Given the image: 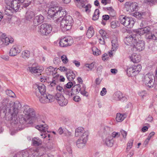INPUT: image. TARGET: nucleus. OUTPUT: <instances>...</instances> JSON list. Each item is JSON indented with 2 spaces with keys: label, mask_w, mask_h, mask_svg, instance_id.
I'll return each instance as SVG.
<instances>
[{
  "label": "nucleus",
  "mask_w": 157,
  "mask_h": 157,
  "mask_svg": "<svg viewBox=\"0 0 157 157\" xmlns=\"http://www.w3.org/2000/svg\"><path fill=\"white\" fill-rule=\"evenodd\" d=\"M21 104L19 102H15L11 101L8 105L6 109V113L5 116L7 119L10 121L11 124L14 125L16 127H18L19 130L22 129V124L25 123L26 119L22 117L19 120L18 122L17 115L19 109L21 108Z\"/></svg>",
  "instance_id": "obj_1"
},
{
  "label": "nucleus",
  "mask_w": 157,
  "mask_h": 157,
  "mask_svg": "<svg viewBox=\"0 0 157 157\" xmlns=\"http://www.w3.org/2000/svg\"><path fill=\"white\" fill-rule=\"evenodd\" d=\"M47 6L49 8L48 11V18H53L57 22L60 21V18L67 14L66 10L62 7L58 6L56 2H51L47 5Z\"/></svg>",
  "instance_id": "obj_2"
},
{
  "label": "nucleus",
  "mask_w": 157,
  "mask_h": 157,
  "mask_svg": "<svg viewBox=\"0 0 157 157\" xmlns=\"http://www.w3.org/2000/svg\"><path fill=\"white\" fill-rule=\"evenodd\" d=\"M75 136L79 137L76 142L77 147L80 148H83L88 140L89 133L82 127H79L75 130Z\"/></svg>",
  "instance_id": "obj_3"
},
{
  "label": "nucleus",
  "mask_w": 157,
  "mask_h": 157,
  "mask_svg": "<svg viewBox=\"0 0 157 157\" xmlns=\"http://www.w3.org/2000/svg\"><path fill=\"white\" fill-rule=\"evenodd\" d=\"M21 5H22V3L18 1L13 0L11 2L10 5L5 6L4 10L5 14L8 16L12 15L14 11L17 12L18 10Z\"/></svg>",
  "instance_id": "obj_4"
},
{
  "label": "nucleus",
  "mask_w": 157,
  "mask_h": 157,
  "mask_svg": "<svg viewBox=\"0 0 157 157\" xmlns=\"http://www.w3.org/2000/svg\"><path fill=\"white\" fill-rule=\"evenodd\" d=\"M64 17L61 19L60 23V27L63 31L70 29L73 23V20L71 16L68 15L63 16ZM61 20V18H60Z\"/></svg>",
  "instance_id": "obj_5"
},
{
  "label": "nucleus",
  "mask_w": 157,
  "mask_h": 157,
  "mask_svg": "<svg viewBox=\"0 0 157 157\" xmlns=\"http://www.w3.org/2000/svg\"><path fill=\"white\" fill-rule=\"evenodd\" d=\"M142 80L145 84L149 88L156 87L154 84L155 76L153 74L149 73L146 74L143 78Z\"/></svg>",
  "instance_id": "obj_6"
},
{
  "label": "nucleus",
  "mask_w": 157,
  "mask_h": 157,
  "mask_svg": "<svg viewBox=\"0 0 157 157\" xmlns=\"http://www.w3.org/2000/svg\"><path fill=\"white\" fill-rule=\"evenodd\" d=\"M119 21L122 24L128 28H132L135 23L132 18L123 15L119 17Z\"/></svg>",
  "instance_id": "obj_7"
},
{
  "label": "nucleus",
  "mask_w": 157,
  "mask_h": 157,
  "mask_svg": "<svg viewBox=\"0 0 157 157\" xmlns=\"http://www.w3.org/2000/svg\"><path fill=\"white\" fill-rule=\"evenodd\" d=\"M39 150L35 148H31L29 151H25L22 153V157H39L43 155Z\"/></svg>",
  "instance_id": "obj_8"
},
{
  "label": "nucleus",
  "mask_w": 157,
  "mask_h": 157,
  "mask_svg": "<svg viewBox=\"0 0 157 157\" xmlns=\"http://www.w3.org/2000/svg\"><path fill=\"white\" fill-rule=\"evenodd\" d=\"M13 41V38L7 37L5 33L0 32V46L3 47L7 45L9 43H12Z\"/></svg>",
  "instance_id": "obj_9"
},
{
  "label": "nucleus",
  "mask_w": 157,
  "mask_h": 157,
  "mask_svg": "<svg viewBox=\"0 0 157 157\" xmlns=\"http://www.w3.org/2000/svg\"><path fill=\"white\" fill-rule=\"evenodd\" d=\"M141 69V66L140 65H133L127 69V74L129 77L135 76L139 73Z\"/></svg>",
  "instance_id": "obj_10"
},
{
  "label": "nucleus",
  "mask_w": 157,
  "mask_h": 157,
  "mask_svg": "<svg viewBox=\"0 0 157 157\" xmlns=\"http://www.w3.org/2000/svg\"><path fill=\"white\" fill-rule=\"evenodd\" d=\"M136 38H137V35L134 31L133 33L125 37L124 41L126 44L133 47L136 41Z\"/></svg>",
  "instance_id": "obj_11"
},
{
  "label": "nucleus",
  "mask_w": 157,
  "mask_h": 157,
  "mask_svg": "<svg viewBox=\"0 0 157 157\" xmlns=\"http://www.w3.org/2000/svg\"><path fill=\"white\" fill-rule=\"evenodd\" d=\"M52 29V27L51 25L44 23L41 25L39 31L41 34L47 36L50 33Z\"/></svg>",
  "instance_id": "obj_12"
},
{
  "label": "nucleus",
  "mask_w": 157,
  "mask_h": 157,
  "mask_svg": "<svg viewBox=\"0 0 157 157\" xmlns=\"http://www.w3.org/2000/svg\"><path fill=\"white\" fill-rule=\"evenodd\" d=\"M33 87L36 90L35 94L36 96H39L40 95L45 94L46 88V86L43 84H35L33 85Z\"/></svg>",
  "instance_id": "obj_13"
},
{
  "label": "nucleus",
  "mask_w": 157,
  "mask_h": 157,
  "mask_svg": "<svg viewBox=\"0 0 157 157\" xmlns=\"http://www.w3.org/2000/svg\"><path fill=\"white\" fill-rule=\"evenodd\" d=\"M55 98L59 105L63 106L66 105L68 102L67 99L60 93L57 92L55 95Z\"/></svg>",
  "instance_id": "obj_14"
},
{
  "label": "nucleus",
  "mask_w": 157,
  "mask_h": 157,
  "mask_svg": "<svg viewBox=\"0 0 157 157\" xmlns=\"http://www.w3.org/2000/svg\"><path fill=\"white\" fill-rule=\"evenodd\" d=\"M150 30L151 28L148 26H147L136 29L134 31V32L136 34L137 38L138 39L141 35L144 34H146L147 35L149 34Z\"/></svg>",
  "instance_id": "obj_15"
},
{
  "label": "nucleus",
  "mask_w": 157,
  "mask_h": 157,
  "mask_svg": "<svg viewBox=\"0 0 157 157\" xmlns=\"http://www.w3.org/2000/svg\"><path fill=\"white\" fill-rule=\"evenodd\" d=\"M28 70L29 71L34 75H40L41 73L44 70V68L42 66L37 65L36 66L33 65L28 67Z\"/></svg>",
  "instance_id": "obj_16"
},
{
  "label": "nucleus",
  "mask_w": 157,
  "mask_h": 157,
  "mask_svg": "<svg viewBox=\"0 0 157 157\" xmlns=\"http://www.w3.org/2000/svg\"><path fill=\"white\" fill-rule=\"evenodd\" d=\"M145 48V42L142 40H139L136 41L133 47L132 50L133 51H142Z\"/></svg>",
  "instance_id": "obj_17"
},
{
  "label": "nucleus",
  "mask_w": 157,
  "mask_h": 157,
  "mask_svg": "<svg viewBox=\"0 0 157 157\" xmlns=\"http://www.w3.org/2000/svg\"><path fill=\"white\" fill-rule=\"evenodd\" d=\"M23 113L27 116L29 119L31 117H34L35 116V112L33 109L31 108L28 105L24 107Z\"/></svg>",
  "instance_id": "obj_18"
},
{
  "label": "nucleus",
  "mask_w": 157,
  "mask_h": 157,
  "mask_svg": "<svg viewBox=\"0 0 157 157\" xmlns=\"http://www.w3.org/2000/svg\"><path fill=\"white\" fill-rule=\"evenodd\" d=\"M125 8L127 11L132 12L137 9L138 4L136 2H126L125 4Z\"/></svg>",
  "instance_id": "obj_19"
},
{
  "label": "nucleus",
  "mask_w": 157,
  "mask_h": 157,
  "mask_svg": "<svg viewBox=\"0 0 157 157\" xmlns=\"http://www.w3.org/2000/svg\"><path fill=\"white\" fill-rule=\"evenodd\" d=\"M36 128L38 129L39 131L43 132V133L40 134L42 138H45L47 137V134L46 133V132L48 131V126L46 124H43L39 125L36 126Z\"/></svg>",
  "instance_id": "obj_20"
},
{
  "label": "nucleus",
  "mask_w": 157,
  "mask_h": 157,
  "mask_svg": "<svg viewBox=\"0 0 157 157\" xmlns=\"http://www.w3.org/2000/svg\"><path fill=\"white\" fill-rule=\"evenodd\" d=\"M21 52L20 47L17 45H14L10 50L9 55L10 56H15L20 53Z\"/></svg>",
  "instance_id": "obj_21"
},
{
  "label": "nucleus",
  "mask_w": 157,
  "mask_h": 157,
  "mask_svg": "<svg viewBox=\"0 0 157 157\" xmlns=\"http://www.w3.org/2000/svg\"><path fill=\"white\" fill-rule=\"evenodd\" d=\"M73 41L70 38L67 37L61 39L59 42V46L61 47H66L71 45Z\"/></svg>",
  "instance_id": "obj_22"
},
{
  "label": "nucleus",
  "mask_w": 157,
  "mask_h": 157,
  "mask_svg": "<svg viewBox=\"0 0 157 157\" xmlns=\"http://www.w3.org/2000/svg\"><path fill=\"white\" fill-rule=\"evenodd\" d=\"M80 4L81 7L84 8L85 9V11L86 12L89 13L90 12L91 6L90 4H88L87 1L86 0H82L80 2Z\"/></svg>",
  "instance_id": "obj_23"
},
{
  "label": "nucleus",
  "mask_w": 157,
  "mask_h": 157,
  "mask_svg": "<svg viewBox=\"0 0 157 157\" xmlns=\"http://www.w3.org/2000/svg\"><path fill=\"white\" fill-rule=\"evenodd\" d=\"M103 141L107 146L109 147H111L113 146L114 142L111 135L106 136L105 138L103 140Z\"/></svg>",
  "instance_id": "obj_24"
},
{
  "label": "nucleus",
  "mask_w": 157,
  "mask_h": 157,
  "mask_svg": "<svg viewBox=\"0 0 157 157\" xmlns=\"http://www.w3.org/2000/svg\"><path fill=\"white\" fill-rule=\"evenodd\" d=\"M113 131V129L108 126H103L101 130V133L103 135H105V136L110 135L109 134Z\"/></svg>",
  "instance_id": "obj_25"
},
{
  "label": "nucleus",
  "mask_w": 157,
  "mask_h": 157,
  "mask_svg": "<svg viewBox=\"0 0 157 157\" xmlns=\"http://www.w3.org/2000/svg\"><path fill=\"white\" fill-rule=\"evenodd\" d=\"M44 20V16L41 14H39L35 17L33 20V24L35 25H37L43 22Z\"/></svg>",
  "instance_id": "obj_26"
},
{
  "label": "nucleus",
  "mask_w": 157,
  "mask_h": 157,
  "mask_svg": "<svg viewBox=\"0 0 157 157\" xmlns=\"http://www.w3.org/2000/svg\"><path fill=\"white\" fill-rule=\"evenodd\" d=\"M130 58L132 62L134 63H138L141 60L140 56L136 53H133L130 56Z\"/></svg>",
  "instance_id": "obj_27"
},
{
  "label": "nucleus",
  "mask_w": 157,
  "mask_h": 157,
  "mask_svg": "<svg viewBox=\"0 0 157 157\" xmlns=\"http://www.w3.org/2000/svg\"><path fill=\"white\" fill-rule=\"evenodd\" d=\"M112 49L113 51H116L118 47V44L117 38L114 36L113 39L111 41Z\"/></svg>",
  "instance_id": "obj_28"
},
{
  "label": "nucleus",
  "mask_w": 157,
  "mask_h": 157,
  "mask_svg": "<svg viewBox=\"0 0 157 157\" xmlns=\"http://www.w3.org/2000/svg\"><path fill=\"white\" fill-rule=\"evenodd\" d=\"M113 97L116 101L121 100V99H125L126 98L123 96L122 93L120 91H117L115 92L113 95Z\"/></svg>",
  "instance_id": "obj_29"
},
{
  "label": "nucleus",
  "mask_w": 157,
  "mask_h": 157,
  "mask_svg": "<svg viewBox=\"0 0 157 157\" xmlns=\"http://www.w3.org/2000/svg\"><path fill=\"white\" fill-rule=\"evenodd\" d=\"M34 13L30 10H28L26 13L25 18L28 21H30L34 16Z\"/></svg>",
  "instance_id": "obj_30"
},
{
  "label": "nucleus",
  "mask_w": 157,
  "mask_h": 157,
  "mask_svg": "<svg viewBox=\"0 0 157 157\" xmlns=\"http://www.w3.org/2000/svg\"><path fill=\"white\" fill-rule=\"evenodd\" d=\"M126 115L124 114L117 113V114L116 119L118 122H121L126 118Z\"/></svg>",
  "instance_id": "obj_31"
},
{
  "label": "nucleus",
  "mask_w": 157,
  "mask_h": 157,
  "mask_svg": "<svg viewBox=\"0 0 157 157\" xmlns=\"http://www.w3.org/2000/svg\"><path fill=\"white\" fill-rule=\"evenodd\" d=\"M94 33L93 27L90 26L88 29L86 33V36L89 38H90L93 36Z\"/></svg>",
  "instance_id": "obj_32"
},
{
  "label": "nucleus",
  "mask_w": 157,
  "mask_h": 157,
  "mask_svg": "<svg viewBox=\"0 0 157 157\" xmlns=\"http://www.w3.org/2000/svg\"><path fill=\"white\" fill-rule=\"evenodd\" d=\"M67 79L70 81H72L75 78V75L73 71H70L66 74Z\"/></svg>",
  "instance_id": "obj_33"
},
{
  "label": "nucleus",
  "mask_w": 157,
  "mask_h": 157,
  "mask_svg": "<svg viewBox=\"0 0 157 157\" xmlns=\"http://www.w3.org/2000/svg\"><path fill=\"white\" fill-rule=\"evenodd\" d=\"M32 143L34 145L38 146L41 144L42 141L39 138L34 137L32 139Z\"/></svg>",
  "instance_id": "obj_34"
},
{
  "label": "nucleus",
  "mask_w": 157,
  "mask_h": 157,
  "mask_svg": "<svg viewBox=\"0 0 157 157\" xmlns=\"http://www.w3.org/2000/svg\"><path fill=\"white\" fill-rule=\"evenodd\" d=\"M145 14L146 13L144 12H136L134 13L133 16L136 18L141 19L144 17Z\"/></svg>",
  "instance_id": "obj_35"
},
{
  "label": "nucleus",
  "mask_w": 157,
  "mask_h": 157,
  "mask_svg": "<svg viewBox=\"0 0 157 157\" xmlns=\"http://www.w3.org/2000/svg\"><path fill=\"white\" fill-rule=\"evenodd\" d=\"M81 89V86L79 84H77L74 86L72 87V90L73 93L77 94L80 91Z\"/></svg>",
  "instance_id": "obj_36"
},
{
  "label": "nucleus",
  "mask_w": 157,
  "mask_h": 157,
  "mask_svg": "<svg viewBox=\"0 0 157 157\" xmlns=\"http://www.w3.org/2000/svg\"><path fill=\"white\" fill-rule=\"evenodd\" d=\"M45 96L46 97V103H48L49 102H52L53 101V98L54 96L50 94H45Z\"/></svg>",
  "instance_id": "obj_37"
},
{
  "label": "nucleus",
  "mask_w": 157,
  "mask_h": 157,
  "mask_svg": "<svg viewBox=\"0 0 157 157\" xmlns=\"http://www.w3.org/2000/svg\"><path fill=\"white\" fill-rule=\"evenodd\" d=\"M22 57L25 59H28L30 56V52L27 50L22 52L21 54Z\"/></svg>",
  "instance_id": "obj_38"
},
{
  "label": "nucleus",
  "mask_w": 157,
  "mask_h": 157,
  "mask_svg": "<svg viewBox=\"0 0 157 157\" xmlns=\"http://www.w3.org/2000/svg\"><path fill=\"white\" fill-rule=\"evenodd\" d=\"M93 54L95 56H98L101 54V52L97 47H94L92 48Z\"/></svg>",
  "instance_id": "obj_39"
},
{
  "label": "nucleus",
  "mask_w": 157,
  "mask_h": 157,
  "mask_svg": "<svg viewBox=\"0 0 157 157\" xmlns=\"http://www.w3.org/2000/svg\"><path fill=\"white\" fill-rule=\"evenodd\" d=\"M148 38L149 39H152L154 40H157V33L153 32L151 34L148 35Z\"/></svg>",
  "instance_id": "obj_40"
},
{
  "label": "nucleus",
  "mask_w": 157,
  "mask_h": 157,
  "mask_svg": "<svg viewBox=\"0 0 157 157\" xmlns=\"http://www.w3.org/2000/svg\"><path fill=\"white\" fill-rule=\"evenodd\" d=\"M99 14V10L98 9H96L94 12L93 17V19L94 20H96L98 18Z\"/></svg>",
  "instance_id": "obj_41"
},
{
  "label": "nucleus",
  "mask_w": 157,
  "mask_h": 157,
  "mask_svg": "<svg viewBox=\"0 0 157 157\" xmlns=\"http://www.w3.org/2000/svg\"><path fill=\"white\" fill-rule=\"evenodd\" d=\"M39 98L40 101L42 103H46V97L45 94L40 95L39 96H37Z\"/></svg>",
  "instance_id": "obj_42"
},
{
  "label": "nucleus",
  "mask_w": 157,
  "mask_h": 157,
  "mask_svg": "<svg viewBox=\"0 0 157 157\" xmlns=\"http://www.w3.org/2000/svg\"><path fill=\"white\" fill-rule=\"evenodd\" d=\"M5 93L7 95L12 98H14L16 96L14 92L10 90H6L5 91Z\"/></svg>",
  "instance_id": "obj_43"
},
{
  "label": "nucleus",
  "mask_w": 157,
  "mask_h": 157,
  "mask_svg": "<svg viewBox=\"0 0 157 157\" xmlns=\"http://www.w3.org/2000/svg\"><path fill=\"white\" fill-rule=\"evenodd\" d=\"M119 25V23L117 21H114L111 23V26L112 28L115 29L118 27Z\"/></svg>",
  "instance_id": "obj_44"
},
{
  "label": "nucleus",
  "mask_w": 157,
  "mask_h": 157,
  "mask_svg": "<svg viewBox=\"0 0 157 157\" xmlns=\"http://www.w3.org/2000/svg\"><path fill=\"white\" fill-rule=\"evenodd\" d=\"M133 140H130L127 143L126 150L128 151L132 147Z\"/></svg>",
  "instance_id": "obj_45"
},
{
  "label": "nucleus",
  "mask_w": 157,
  "mask_h": 157,
  "mask_svg": "<svg viewBox=\"0 0 157 157\" xmlns=\"http://www.w3.org/2000/svg\"><path fill=\"white\" fill-rule=\"evenodd\" d=\"M99 33L103 38H107L108 37L106 32L103 30L100 29L99 31Z\"/></svg>",
  "instance_id": "obj_46"
},
{
  "label": "nucleus",
  "mask_w": 157,
  "mask_h": 157,
  "mask_svg": "<svg viewBox=\"0 0 157 157\" xmlns=\"http://www.w3.org/2000/svg\"><path fill=\"white\" fill-rule=\"evenodd\" d=\"M61 59L63 63L66 64L67 63L68 61V59L66 55H63L61 56Z\"/></svg>",
  "instance_id": "obj_47"
},
{
  "label": "nucleus",
  "mask_w": 157,
  "mask_h": 157,
  "mask_svg": "<svg viewBox=\"0 0 157 157\" xmlns=\"http://www.w3.org/2000/svg\"><path fill=\"white\" fill-rule=\"evenodd\" d=\"M32 0H24V1L22 3V5L24 7H26L28 6L30 4Z\"/></svg>",
  "instance_id": "obj_48"
},
{
  "label": "nucleus",
  "mask_w": 157,
  "mask_h": 157,
  "mask_svg": "<svg viewBox=\"0 0 157 157\" xmlns=\"http://www.w3.org/2000/svg\"><path fill=\"white\" fill-rule=\"evenodd\" d=\"M108 10H109V13L113 17L115 15V12L114 10L111 7H109Z\"/></svg>",
  "instance_id": "obj_49"
},
{
  "label": "nucleus",
  "mask_w": 157,
  "mask_h": 157,
  "mask_svg": "<svg viewBox=\"0 0 157 157\" xmlns=\"http://www.w3.org/2000/svg\"><path fill=\"white\" fill-rule=\"evenodd\" d=\"M120 136V134L119 132H114L112 133L111 137L113 139V138H116L119 137Z\"/></svg>",
  "instance_id": "obj_50"
},
{
  "label": "nucleus",
  "mask_w": 157,
  "mask_h": 157,
  "mask_svg": "<svg viewBox=\"0 0 157 157\" xmlns=\"http://www.w3.org/2000/svg\"><path fill=\"white\" fill-rule=\"evenodd\" d=\"M53 80L56 81V82L59 80L60 76L57 73L53 74Z\"/></svg>",
  "instance_id": "obj_51"
},
{
  "label": "nucleus",
  "mask_w": 157,
  "mask_h": 157,
  "mask_svg": "<svg viewBox=\"0 0 157 157\" xmlns=\"http://www.w3.org/2000/svg\"><path fill=\"white\" fill-rule=\"evenodd\" d=\"M94 64L93 63H92L90 64L86 63L85 64V66L89 68L90 70H91L94 67Z\"/></svg>",
  "instance_id": "obj_52"
},
{
  "label": "nucleus",
  "mask_w": 157,
  "mask_h": 157,
  "mask_svg": "<svg viewBox=\"0 0 157 157\" xmlns=\"http://www.w3.org/2000/svg\"><path fill=\"white\" fill-rule=\"evenodd\" d=\"M86 87L85 86H83V88L81 89L80 92L81 94L84 96H86L87 92L86 91Z\"/></svg>",
  "instance_id": "obj_53"
},
{
  "label": "nucleus",
  "mask_w": 157,
  "mask_h": 157,
  "mask_svg": "<svg viewBox=\"0 0 157 157\" xmlns=\"http://www.w3.org/2000/svg\"><path fill=\"white\" fill-rule=\"evenodd\" d=\"M56 89L58 93H59V92H60L62 93L64 92V89L63 88L59 85H58L57 86Z\"/></svg>",
  "instance_id": "obj_54"
},
{
  "label": "nucleus",
  "mask_w": 157,
  "mask_h": 157,
  "mask_svg": "<svg viewBox=\"0 0 157 157\" xmlns=\"http://www.w3.org/2000/svg\"><path fill=\"white\" fill-rule=\"evenodd\" d=\"M120 132L124 138H125L127 135V132L126 131L123 130H121Z\"/></svg>",
  "instance_id": "obj_55"
},
{
  "label": "nucleus",
  "mask_w": 157,
  "mask_h": 157,
  "mask_svg": "<svg viewBox=\"0 0 157 157\" xmlns=\"http://www.w3.org/2000/svg\"><path fill=\"white\" fill-rule=\"evenodd\" d=\"M147 93L145 91H143L140 92L139 94L141 98H142L144 99V97L146 95Z\"/></svg>",
  "instance_id": "obj_56"
},
{
  "label": "nucleus",
  "mask_w": 157,
  "mask_h": 157,
  "mask_svg": "<svg viewBox=\"0 0 157 157\" xmlns=\"http://www.w3.org/2000/svg\"><path fill=\"white\" fill-rule=\"evenodd\" d=\"M107 92L106 89L104 87L102 88V90L101 91L100 94L101 96L105 95Z\"/></svg>",
  "instance_id": "obj_57"
},
{
  "label": "nucleus",
  "mask_w": 157,
  "mask_h": 157,
  "mask_svg": "<svg viewBox=\"0 0 157 157\" xmlns=\"http://www.w3.org/2000/svg\"><path fill=\"white\" fill-rule=\"evenodd\" d=\"M60 60L59 58L56 57L54 59V63L56 64H57L60 63Z\"/></svg>",
  "instance_id": "obj_58"
},
{
  "label": "nucleus",
  "mask_w": 157,
  "mask_h": 157,
  "mask_svg": "<svg viewBox=\"0 0 157 157\" xmlns=\"http://www.w3.org/2000/svg\"><path fill=\"white\" fill-rule=\"evenodd\" d=\"M74 100L76 102H78L81 100L80 97L78 96H75L73 98Z\"/></svg>",
  "instance_id": "obj_59"
},
{
  "label": "nucleus",
  "mask_w": 157,
  "mask_h": 157,
  "mask_svg": "<svg viewBox=\"0 0 157 157\" xmlns=\"http://www.w3.org/2000/svg\"><path fill=\"white\" fill-rule=\"evenodd\" d=\"M59 69L61 71H65L67 70V69L66 67L63 66H60Z\"/></svg>",
  "instance_id": "obj_60"
},
{
  "label": "nucleus",
  "mask_w": 157,
  "mask_h": 157,
  "mask_svg": "<svg viewBox=\"0 0 157 157\" xmlns=\"http://www.w3.org/2000/svg\"><path fill=\"white\" fill-rule=\"evenodd\" d=\"M109 16L108 15H103L102 16V19L103 20L107 21L109 19Z\"/></svg>",
  "instance_id": "obj_61"
},
{
  "label": "nucleus",
  "mask_w": 157,
  "mask_h": 157,
  "mask_svg": "<svg viewBox=\"0 0 157 157\" xmlns=\"http://www.w3.org/2000/svg\"><path fill=\"white\" fill-rule=\"evenodd\" d=\"M72 62L77 67H78L80 65V63L78 61H77L76 60H74Z\"/></svg>",
  "instance_id": "obj_62"
},
{
  "label": "nucleus",
  "mask_w": 157,
  "mask_h": 157,
  "mask_svg": "<svg viewBox=\"0 0 157 157\" xmlns=\"http://www.w3.org/2000/svg\"><path fill=\"white\" fill-rule=\"evenodd\" d=\"M108 58L107 54L106 53L104 54L102 56V58L103 60H106Z\"/></svg>",
  "instance_id": "obj_63"
},
{
  "label": "nucleus",
  "mask_w": 157,
  "mask_h": 157,
  "mask_svg": "<svg viewBox=\"0 0 157 157\" xmlns=\"http://www.w3.org/2000/svg\"><path fill=\"white\" fill-rule=\"evenodd\" d=\"M73 85V83L71 82H69L66 85V87L67 88H71Z\"/></svg>",
  "instance_id": "obj_64"
}]
</instances>
